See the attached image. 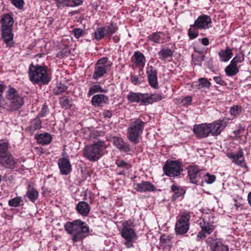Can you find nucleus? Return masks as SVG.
<instances>
[{
    "mask_svg": "<svg viewBox=\"0 0 251 251\" xmlns=\"http://www.w3.org/2000/svg\"><path fill=\"white\" fill-rule=\"evenodd\" d=\"M64 228L68 234L72 235V239L74 242L82 240L88 236L89 232L88 226L79 220L67 222Z\"/></svg>",
    "mask_w": 251,
    "mask_h": 251,
    "instance_id": "f257e3e1",
    "label": "nucleus"
},
{
    "mask_svg": "<svg viewBox=\"0 0 251 251\" xmlns=\"http://www.w3.org/2000/svg\"><path fill=\"white\" fill-rule=\"evenodd\" d=\"M47 69L46 66L30 64L28 71L29 79L32 83L38 85L48 84L51 80V76L48 74Z\"/></svg>",
    "mask_w": 251,
    "mask_h": 251,
    "instance_id": "f03ea898",
    "label": "nucleus"
},
{
    "mask_svg": "<svg viewBox=\"0 0 251 251\" xmlns=\"http://www.w3.org/2000/svg\"><path fill=\"white\" fill-rule=\"evenodd\" d=\"M105 148V142L101 140L88 145L83 149L84 156L90 161H97L101 156V152Z\"/></svg>",
    "mask_w": 251,
    "mask_h": 251,
    "instance_id": "7ed1b4c3",
    "label": "nucleus"
},
{
    "mask_svg": "<svg viewBox=\"0 0 251 251\" xmlns=\"http://www.w3.org/2000/svg\"><path fill=\"white\" fill-rule=\"evenodd\" d=\"M145 123L141 119L135 120L129 126L128 128V140L137 144L139 143V137L142 133Z\"/></svg>",
    "mask_w": 251,
    "mask_h": 251,
    "instance_id": "20e7f679",
    "label": "nucleus"
},
{
    "mask_svg": "<svg viewBox=\"0 0 251 251\" xmlns=\"http://www.w3.org/2000/svg\"><path fill=\"white\" fill-rule=\"evenodd\" d=\"M8 143H0V165L8 169L15 167V162L12 156L8 154Z\"/></svg>",
    "mask_w": 251,
    "mask_h": 251,
    "instance_id": "39448f33",
    "label": "nucleus"
},
{
    "mask_svg": "<svg viewBox=\"0 0 251 251\" xmlns=\"http://www.w3.org/2000/svg\"><path fill=\"white\" fill-rule=\"evenodd\" d=\"M164 174L169 176H177L183 171L180 163L176 161H167L163 167Z\"/></svg>",
    "mask_w": 251,
    "mask_h": 251,
    "instance_id": "423d86ee",
    "label": "nucleus"
},
{
    "mask_svg": "<svg viewBox=\"0 0 251 251\" xmlns=\"http://www.w3.org/2000/svg\"><path fill=\"white\" fill-rule=\"evenodd\" d=\"M7 93L6 98L11 103V110H18L24 104L23 98L19 96L17 91L12 87H10Z\"/></svg>",
    "mask_w": 251,
    "mask_h": 251,
    "instance_id": "0eeeda50",
    "label": "nucleus"
},
{
    "mask_svg": "<svg viewBox=\"0 0 251 251\" xmlns=\"http://www.w3.org/2000/svg\"><path fill=\"white\" fill-rule=\"evenodd\" d=\"M122 236L126 240L125 245L127 248L132 246L133 240L136 237V234L131 226L127 221L123 223V228L121 231Z\"/></svg>",
    "mask_w": 251,
    "mask_h": 251,
    "instance_id": "6e6552de",
    "label": "nucleus"
},
{
    "mask_svg": "<svg viewBox=\"0 0 251 251\" xmlns=\"http://www.w3.org/2000/svg\"><path fill=\"white\" fill-rule=\"evenodd\" d=\"M110 67V65L107 62V58L103 57L99 59L96 64L92 78L98 80L107 73Z\"/></svg>",
    "mask_w": 251,
    "mask_h": 251,
    "instance_id": "1a4fd4ad",
    "label": "nucleus"
},
{
    "mask_svg": "<svg viewBox=\"0 0 251 251\" xmlns=\"http://www.w3.org/2000/svg\"><path fill=\"white\" fill-rule=\"evenodd\" d=\"M190 218V215L188 213H186L181 216L175 226V230L177 234H183L187 232L189 227Z\"/></svg>",
    "mask_w": 251,
    "mask_h": 251,
    "instance_id": "9d476101",
    "label": "nucleus"
},
{
    "mask_svg": "<svg viewBox=\"0 0 251 251\" xmlns=\"http://www.w3.org/2000/svg\"><path fill=\"white\" fill-rule=\"evenodd\" d=\"M188 174L190 182L192 183L200 185L203 182L202 173L196 166H190L188 168Z\"/></svg>",
    "mask_w": 251,
    "mask_h": 251,
    "instance_id": "9b49d317",
    "label": "nucleus"
},
{
    "mask_svg": "<svg viewBox=\"0 0 251 251\" xmlns=\"http://www.w3.org/2000/svg\"><path fill=\"white\" fill-rule=\"evenodd\" d=\"M214 223L209 220H206L204 219L202 220V222H201L200 225L201 228V232L199 233L197 235V239L198 240H200L206 236V234H210L213 232L215 229V226L213 225Z\"/></svg>",
    "mask_w": 251,
    "mask_h": 251,
    "instance_id": "f8f14e48",
    "label": "nucleus"
},
{
    "mask_svg": "<svg viewBox=\"0 0 251 251\" xmlns=\"http://www.w3.org/2000/svg\"><path fill=\"white\" fill-rule=\"evenodd\" d=\"M210 126L207 123L195 125L193 127V131L197 137L200 138H206L211 133Z\"/></svg>",
    "mask_w": 251,
    "mask_h": 251,
    "instance_id": "ddd939ff",
    "label": "nucleus"
},
{
    "mask_svg": "<svg viewBox=\"0 0 251 251\" xmlns=\"http://www.w3.org/2000/svg\"><path fill=\"white\" fill-rule=\"evenodd\" d=\"M229 119L225 118L223 120H218L213 123L209 124L211 126V134L213 136H217L219 135L222 131L228 125Z\"/></svg>",
    "mask_w": 251,
    "mask_h": 251,
    "instance_id": "4468645a",
    "label": "nucleus"
},
{
    "mask_svg": "<svg viewBox=\"0 0 251 251\" xmlns=\"http://www.w3.org/2000/svg\"><path fill=\"white\" fill-rule=\"evenodd\" d=\"M206 243L210 247L211 251H228V248L224 245L219 239L208 238Z\"/></svg>",
    "mask_w": 251,
    "mask_h": 251,
    "instance_id": "2eb2a0df",
    "label": "nucleus"
},
{
    "mask_svg": "<svg viewBox=\"0 0 251 251\" xmlns=\"http://www.w3.org/2000/svg\"><path fill=\"white\" fill-rule=\"evenodd\" d=\"M58 165L62 175H68L72 169L71 164L68 157L60 158L58 160Z\"/></svg>",
    "mask_w": 251,
    "mask_h": 251,
    "instance_id": "dca6fc26",
    "label": "nucleus"
},
{
    "mask_svg": "<svg viewBox=\"0 0 251 251\" xmlns=\"http://www.w3.org/2000/svg\"><path fill=\"white\" fill-rule=\"evenodd\" d=\"M146 73L150 85L152 87L156 88L158 86L157 70L152 66H149L147 68Z\"/></svg>",
    "mask_w": 251,
    "mask_h": 251,
    "instance_id": "f3484780",
    "label": "nucleus"
},
{
    "mask_svg": "<svg viewBox=\"0 0 251 251\" xmlns=\"http://www.w3.org/2000/svg\"><path fill=\"white\" fill-rule=\"evenodd\" d=\"M146 93H134L130 92L127 96L128 100L130 102L140 103L146 105Z\"/></svg>",
    "mask_w": 251,
    "mask_h": 251,
    "instance_id": "a211bd4d",
    "label": "nucleus"
},
{
    "mask_svg": "<svg viewBox=\"0 0 251 251\" xmlns=\"http://www.w3.org/2000/svg\"><path fill=\"white\" fill-rule=\"evenodd\" d=\"M2 38L7 46L12 47L14 44L12 28H2Z\"/></svg>",
    "mask_w": 251,
    "mask_h": 251,
    "instance_id": "6ab92c4d",
    "label": "nucleus"
},
{
    "mask_svg": "<svg viewBox=\"0 0 251 251\" xmlns=\"http://www.w3.org/2000/svg\"><path fill=\"white\" fill-rule=\"evenodd\" d=\"M135 189L139 192H146L154 191L155 190V186L149 181H142L141 183L135 184Z\"/></svg>",
    "mask_w": 251,
    "mask_h": 251,
    "instance_id": "aec40b11",
    "label": "nucleus"
},
{
    "mask_svg": "<svg viewBox=\"0 0 251 251\" xmlns=\"http://www.w3.org/2000/svg\"><path fill=\"white\" fill-rule=\"evenodd\" d=\"M211 23V20L209 16L203 15L200 16L194 24L197 28L202 29L208 27V24Z\"/></svg>",
    "mask_w": 251,
    "mask_h": 251,
    "instance_id": "412c9836",
    "label": "nucleus"
},
{
    "mask_svg": "<svg viewBox=\"0 0 251 251\" xmlns=\"http://www.w3.org/2000/svg\"><path fill=\"white\" fill-rule=\"evenodd\" d=\"M227 156L229 158L232 159V162L234 163L235 164L242 167L245 165L244 157L243 151L241 150L236 153H228Z\"/></svg>",
    "mask_w": 251,
    "mask_h": 251,
    "instance_id": "4be33fe9",
    "label": "nucleus"
},
{
    "mask_svg": "<svg viewBox=\"0 0 251 251\" xmlns=\"http://www.w3.org/2000/svg\"><path fill=\"white\" fill-rule=\"evenodd\" d=\"M109 98L107 96L103 94L94 95L91 99V103L95 107L101 106L103 103L108 102Z\"/></svg>",
    "mask_w": 251,
    "mask_h": 251,
    "instance_id": "5701e85b",
    "label": "nucleus"
},
{
    "mask_svg": "<svg viewBox=\"0 0 251 251\" xmlns=\"http://www.w3.org/2000/svg\"><path fill=\"white\" fill-rule=\"evenodd\" d=\"M113 142L114 145L121 151L128 152L131 150L129 145L121 138L114 137Z\"/></svg>",
    "mask_w": 251,
    "mask_h": 251,
    "instance_id": "b1692460",
    "label": "nucleus"
},
{
    "mask_svg": "<svg viewBox=\"0 0 251 251\" xmlns=\"http://www.w3.org/2000/svg\"><path fill=\"white\" fill-rule=\"evenodd\" d=\"M78 213L83 216H87L89 213L90 207L85 201H79L76 206Z\"/></svg>",
    "mask_w": 251,
    "mask_h": 251,
    "instance_id": "393cba45",
    "label": "nucleus"
},
{
    "mask_svg": "<svg viewBox=\"0 0 251 251\" xmlns=\"http://www.w3.org/2000/svg\"><path fill=\"white\" fill-rule=\"evenodd\" d=\"M2 28H12L14 21L13 17L9 14L4 15L1 19Z\"/></svg>",
    "mask_w": 251,
    "mask_h": 251,
    "instance_id": "a878e982",
    "label": "nucleus"
},
{
    "mask_svg": "<svg viewBox=\"0 0 251 251\" xmlns=\"http://www.w3.org/2000/svg\"><path fill=\"white\" fill-rule=\"evenodd\" d=\"M36 139L39 144L45 145L50 144L52 140L51 135L48 133H44L37 135Z\"/></svg>",
    "mask_w": 251,
    "mask_h": 251,
    "instance_id": "bb28decb",
    "label": "nucleus"
},
{
    "mask_svg": "<svg viewBox=\"0 0 251 251\" xmlns=\"http://www.w3.org/2000/svg\"><path fill=\"white\" fill-rule=\"evenodd\" d=\"M26 195L29 200L33 202L37 200L39 193L35 189L29 184L27 187Z\"/></svg>",
    "mask_w": 251,
    "mask_h": 251,
    "instance_id": "cd10ccee",
    "label": "nucleus"
},
{
    "mask_svg": "<svg viewBox=\"0 0 251 251\" xmlns=\"http://www.w3.org/2000/svg\"><path fill=\"white\" fill-rule=\"evenodd\" d=\"M220 60L223 62H227L232 56V50L229 47H226L225 50H222L219 52Z\"/></svg>",
    "mask_w": 251,
    "mask_h": 251,
    "instance_id": "c85d7f7f",
    "label": "nucleus"
},
{
    "mask_svg": "<svg viewBox=\"0 0 251 251\" xmlns=\"http://www.w3.org/2000/svg\"><path fill=\"white\" fill-rule=\"evenodd\" d=\"M43 115H41V116H38L36 118H35L34 119H33L30 122V125L28 127L29 130L31 131H35L37 129H39L42 127V122L41 120L40 119V117H42Z\"/></svg>",
    "mask_w": 251,
    "mask_h": 251,
    "instance_id": "c756f323",
    "label": "nucleus"
},
{
    "mask_svg": "<svg viewBox=\"0 0 251 251\" xmlns=\"http://www.w3.org/2000/svg\"><path fill=\"white\" fill-rule=\"evenodd\" d=\"M146 105L151 104L154 101H157L161 100L163 98L162 96L158 94H154L150 95L146 93Z\"/></svg>",
    "mask_w": 251,
    "mask_h": 251,
    "instance_id": "7c9ffc66",
    "label": "nucleus"
},
{
    "mask_svg": "<svg viewBox=\"0 0 251 251\" xmlns=\"http://www.w3.org/2000/svg\"><path fill=\"white\" fill-rule=\"evenodd\" d=\"M225 72L227 75L232 76L239 72V69L237 66L230 63L225 69Z\"/></svg>",
    "mask_w": 251,
    "mask_h": 251,
    "instance_id": "2f4dec72",
    "label": "nucleus"
},
{
    "mask_svg": "<svg viewBox=\"0 0 251 251\" xmlns=\"http://www.w3.org/2000/svg\"><path fill=\"white\" fill-rule=\"evenodd\" d=\"M59 103L62 107L65 109H69L72 106V100L69 99L66 96L60 98Z\"/></svg>",
    "mask_w": 251,
    "mask_h": 251,
    "instance_id": "473e14b6",
    "label": "nucleus"
},
{
    "mask_svg": "<svg viewBox=\"0 0 251 251\" xmlns=\"http://www.w3.org/2000/svg\"><path fill=\"white\" fill-rule=\"evenodd\" d=\"M134 56L135 59V63L137 65H142L144 66L146 62V58L143 54L139 51H136Z\"/></svg>",
    "mask_w": 251,
    "mask_h": 251,
    "instance_id": "72a5a7b5",
    "label": "nucleus"
},
{
    "mask_svg": "<svg viewBox=\"0 0 251 251\" xmlns=\"http://www.w3.org/2000/svg\"><path fill=\"white\" fill-rule=\"evenodd\" d=\"M104 33L105 35H111L115 33L118 28L115 24H111L109 25L105 26L103 27Z\"/></svg>",
    "mask_w": 251,
    "mask_h": 251,
    "instance_id": "f704fd0d",
    "label": "nucleus"
},
{
    "mask_svg": "<svg viewBox=\"0 0 251 251\" xmlns=\"http://www.w3.org/2000/svg\"><path fill=\"white\" fill-rule=\"evenodd\" d=\"M107 89H102L100 85H95L91 87L89 89L88 95L91 96L92 94L98 93V92H106Z\"/></svg>",
    "mask_w": 251,
    "mask_h": 251,
    "instance_id": "c9c22d12",
    "label": "nucleus"
},
{
    "mask_svg": "<svg viewBox=\"0 0 251 251\" xmlns=\"http://www.w3.org/2000/svg\"><path fill=\"white\" fill-rule=\"evenodd\" d=\"M158 54L161 56L160 58L161 59H164L169 57L172 56L173 55V51L169 48H163L159 52Z\"/></svg>",
    "mask_w": 251,
    "mask_h": 251,
    "instance_id": "e433bc0d",
    "label": "nucleus"
},
{
    "mask_svg": "<svg viewBox=\"0 0 251 251\" xmlns=\"http://www.w3.org/2000/svg\"><path fill=\"white\" fill-rule=\"evenodd\" d=\"M160 33V32L153 33L148 36V40L156 44L163 43V42H161V37Z\"/></svg>",
    "mask_w": 251,
    "mask_h": 251,
    "instance_id": "4c0bfd02",
    "label": "nucleus"
},
{
    "mask_svg": "<svg viewBox=\"0 0 251 251\" xmlns=\"http://www.w3.org/2000/svg\"><path fill=\"white\" fill-rule=\"evenodd\" d=\"M55 2L56 6L59 8H62L65 6H71L72 7V2L71 0H54Z\"/></svg>",
    "mask_w": 251,
    "mask_h": 251,
    "instance_id": "58836bf2",
    "label": "nucleus"
},
{
    "mask_svg": "<svg viewBox=\"0 0 251 251\" xmlns=\"http://www.w3.org/2000/svg\"><path fill=\"white\" fill-rule=\"evenodd\" d=\"M172 191L174 193L175 195L173 196V198L175 199L179 197V196L184 194V192L183 189H181L180 187L173 185L172 186Z\"/></svg>",
    "mask_w": 251,
    "mask_h": 251,
    "instance_id": "ea45409f",
    "label": "nucleus"
},
{
    "mask_svg": "<svg viewBox=\"0 0 251 251\" xmlns=\"http://www.w3.org/2000/svg\"><path fill=\"white\" fill-rule=\"evenodd\" d=\"M197 27L194 25H191L190 28L188 30V34L191 39L196 38L198 35V32L197 31Z\"/></svg>",
    "mask_w": 251,
    "mask_h": 251,
    "instance_id": "a19ab883",
    "label": "nucleus"
},
{
    "mask_svg": "<svg viewBox=\"0 0 251 251\" xmlns=\"http://www.w3.org/2000/svg\"><path fill=\"white\" fill-rule=\"evenodd\" d=\"M160 241L161 246H163L164 248L171 246V237L170 236H166L163 235L161 236Z\"/></svg>",
    "mask_w": 251,
    "mask_h": 251,
    "instance_id": "79ce46f5",
    "label": "nucleus"
},
{
    "mask_svg": "<svg viewBox=\"0 0 251 251\" xmlns=\"http://www.w3.org/2000/svg\"><path fill=\"white\" fill-rule=\"evenodd\" d=\"M244 60V55L242 53H237L231 61V63L237 66V64Z\"/></svg>",
    "mask_w": 251,
    "mask_h": 251,
    "instance_id": "37998d69",
    "label": "nucleus"
},
{
    "mask_svg": "<svg viewBox=\"0 0 251 251\" xmlns=\"http://www.w3.org/2000/svg\"><path fill=\"white\" fill-rule=\"evenodd\" d=\"M23 201V200L22 197H17L13 199L10 200L8 201V204L10 206L12 207H17L20 205L21 202Z\"/></svg>",
    "mask_w": 251,
    "mask_h": 251,
    "instance_id": "c03bdc74",
    "label": "nucleus"
},
{
    "mask_svg": "<svg viewBox=\"0 0 251 251\" xmlns=\"http://www.w3.org/2000/svg\"><path fill=\"white\" fill-rule=\"evenodd\" d=\"M103 27H100L97 28L96 31H95V37L97 40H99L102 38L105 34L104 33Z\"/></svg>",
    "mask_w": 251,
    "mask_h": 251,
    "instance_id": "a18cd8bd",
    "label": "nucleus"
},
{
    "mask_svg": "<svg viewBox=\"0 0 251 251\" xmlns=\"http://www.w3.org/2000/svg\"><path fill=\"white\" fill-rule=\"evenodd\" d=\"M242 111V108L240 106L235 105L231 107L230 109V113L233 116L239 115Z\"/></svg>",
    "mask_w": 251,
    "mask_h": 251,
    "instance_id": "49530a36",
    "label": "nucleus"
},
{
    "mask_svg": "<svg viewBox=\"0 0 251 251\" xmlns=\"http://www.w3.org/2000/svg\"><path fill=\"white\" fill-rule=\"evenodd\" d=\"M199 88H209L210 85V83L204 78H201L199 80Z\"/></svg>",
    "mask_w": 251,
    "mask_h": 251,
    "instance_id": "de8ad7c7",
    "label": "nucleus"
},
{
    "mask_svg": "<svg viewBox=\"0 0 251 251\" xmlns=\"http://www.w3.org/2000/svg\"><path fill=\"white\" fill-rule=\"evenodd\" d=\"M68 88L67 86L62 84H59V85L54 89V93L55 95H58L63 92H65Z\"/></svg>",
    "mask_w": 251,
    "mask_h": 251,
    "instance_id": "09e8293b",
    "label": "nucleus"
},
{
    "mask_svg": "<svg viewBox=\"0 0 251 251\" xmlns=\"http://www.w3.org/2000/svg\"><path fill=\"white\" fill-rule=\"evenodd\" d=\"M11 3L17 8L22 9L25 2L24 0H11Z\"/></svg>",
    "mask_w": 251,
    "mask_h": 251,
    "instance_id": "8fccbe9b",
    "label": "nucleus"
},
{
    "mask_svg": "<svg viewBox=\"0 0 251 251\" xmlns=\"http://www.w3.org/2000/svg\"><path fill=\"white\" fill-rule=\"evenodd\" d=\"M203 176H205V181L207 184H211L214 182L216 179V176L214 175H211L208 173L203 174Z\"/></svg>",
    "mask_w": 251,
    "mask_h": 251,
    "instance_id": "3c124183",
    "label": "nucleus"
},
{
    "mask_svg": "<svg viewBox=\"0 0 251 251\" xmlns=\"http://www.w3.org/2000/svg\"><path fill=\"white\" fill-rule=\"evenodd\" d=\"M116 164L119 167L126 168L127 169H128L130 167V165L127 164L124 160L117 161Z\"/></svg>",
    "mask_w": 251,
    "mask_h": 251,
    "instance_id": "603ef678",
    "label": "nucleus"
},
{
    "mask_svg": "<svg viewBox=\"0 0 251 251\" xmlns=\"http://www.w3.org/2000/svg\"><path fill=\"white\" fill-rule=\"evenodd\" d=\"M130 80L134 85H139L140 84V81L139 80L138 77L137 75H131Z\"/></svg>",
    "mask_w": 251,
    "mask_h": 251,
    "instance_id": "864d4df0",
    "label": "nucleus"
},
{
    "mask_svg": "<svg viewBox=\"0 0 251 251\" xmlns=\"http://www.w3.org/2000/svg\"><path fill=\"white\" fill-rule=\"evenodd\" d=\"M74 36L76 38H79L82 34V30L79 28H76L73 30Z\"/></svg>",
    "mask_w": 251,
    "mask_h": 251,
    "instance_id": "5fc2aeb1",
    "label": "nucleus"
},
{
    "mask_svg": "<svg viewBox=\"0 0 251 251\" xmlns=\"http://www.w3.org/2000/svg\"><path fill=\"white\" fill-rule=\"evenodd\" d=\"M203 56L199 55L196 57H192V60L194 62L195 64H198V63H195V61L198 62H201L203 60Z\"/></svg>",
    "mask_w": 251,
    "mask_h": 251,
    "instance_id": "6e6d98bb",
    "label": "nucleus"
},
{
    "mask_svg": "<svg viewBox=\"0 0 251 251\" xmlns=\"http://www.w3.org/2000/svg\"><path fill=\"white\" fill-rule=\"evenodd\" d=\"M68 51L66 49L63 50L57 53V56L60 58L64 57L67 55Z\"/></svg>",
    "mask_w": 251,
    "mask_h": 251,
    "instance_id": "4d7b16f0",
    "label": "nucleus"
},
{
    "mask_svg": "<svg viewBox=\"0 0 251 251\" xmlns=\"http://www.w3.org/2000/svg\"><path fill=\"white\" fill-rule=\"evenodd\" d=\"M213 78L216 82L219 84L223 85L225 84V81L219 76H215Z\"/></svg>",
    "mask_w": 251,
    "mask_h": 251,
    "instance_id": "13d9d810",
    "label": "nucleus"
},
{
    "mask_svg": "<svg viewBox=\"0 0 251 251\" xmlns=\"http://www.w3.org/2000/svg\"><path fill=\"white\" fill-rule=\"evenodd\" d=\"M71 1L72 2V7L79 5L83 2L82 0H71Z\"/></svg>",
    "mask_w": 251,
    "mask_h": 251,
    "instance_id": "bf43d9fd",
    "label": "nucleus"
},
{
    "mask_svg": "<svg viewBox=\"0 0 251 251\" xmlns=\"http://www.w3.org/2000/svg\"><path fill=\"white\" fill-rule=\"evenodd\" d=\"M104 118H110L112 116V112L110 110H106L102 113Z\"/></svg>",
    "mask_w": 251,
    "mask_h": 251,
    "instance_id": "052dcab7",
    "label": "nucleus"
},
{
    "mask_svg": "<svg viewBox=\"0 0 251 251\" xmlns=\"http://www.w3.org/2000/svg\"><path fill=\"white\" fill-rule=\"evenodd\" d=\"M201 43L204 46H207L209 44V40L207 38H203L201 39Z\"/></svg>",
    "mask_w": 251,
    "mask_h": 251,
    "instance_id": "680f3d73",
    "label": "nucleus"
},
{
    "mask_svg": "<svg viewBox=\"0 0 251 251\" xmlns=\"http://www.w3.org/2000/svg\"><path fill=\"white\" fill-rule=\"evenodd\" d=\"M184 100L186 103H190L192 101V98L190 96H188L185 98Z\"/></svg>",
    "mask_w": 251,
    "mask_h": 251,
    "instance_id": "e2e57ef3",
    "label": "nucleus"
},
{
    "mask_svg": "<svg viewBox=\"0 0 251 251\" xmlns=\"http://www.w3.org/2000/svg\"><path fill=\"white\" fill-rule=\"evenodd\" d=\"M248 201H249V203L251 205V192H250L248 194Z\"/></svg>",
    "mask_w": 251,
    "mask_h": 251,
    "instance_id": "0e129e2a",
    "label": "nucleus"
},
{
    "mask_svg": "<svg viewBox=\"0 0 251 251\" xmlns=\"http://www.w3.org/2000/svg\"><path fill=\"white\" fill-rule=\"evenodd\" d=\"M5 86L3 85H0V94H1V93L4 90Z\"/></svg>",
    "mask_w": 251,
    "mask_h": 251,
    "instance_id": "69168bd1",
    "label": "nucleus"
},
{
    "mask_svg": "<svg viewBox=\"0 0 251 251\" xmlns=\"http://www.w3.org/2000/svg\"><path fill=\"white\" fill-rule=\"evenodd\" d=\"M240 131L239 130H235L234 131V134H235L236 136H239V134H240Z\"/></svg>",
    "mask_w": 251,
    "mask_h": 251,
    "instance_id": "338daca9",
    "label": "nucleus"
},
{
    "mask_svg": "<svg viewBox=\"0 0 251 251\" xmlns=\"http://www.w3.org/2000/svg\"><path fill=\"white\" fill-rule=\"evenodd\" d=\"M113 40L115 42H118V41L119 40V38L117 36H115L113 37Z\"/></svg>",
    "mask_w": 251,
    "mask_h": 251,
    "instance_id": "774afa93",
    "label": "nucleus"
}]
</instances>
